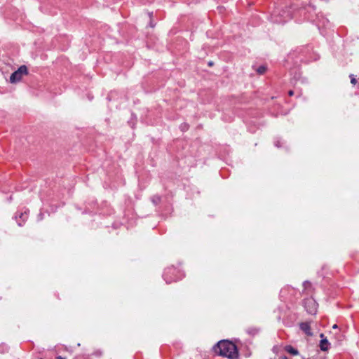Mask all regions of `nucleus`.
Instances as JSON below:
<instances>
[{"label":"nucleus","instance_id":"1","mask_svg":"<svg viewBox=\"0 0 359 359\" xmlns=\"http://www.w3.org/2000/svg\"><path fill=\"white\" fill-rule=\"evenodd\" d=\"M215 351L219 355L230 359H235L238 355L236 345L226 340L218 342Z\"/></svg>","mask_w":359,"mask_h":359},{"label":"nucleus","instance_id":"2","mask_svg":"<svg viewBox=\"0 0 359 359\" xmlns=\"http://www.w3.org/2000/svg\"><path fill=\"white\" fill-rule=\"evenodd\" d=\"M184 277V272L174 266L166 268L163 273V278L167 284L182 280Z\"/></svg>","mask_w":359,"mask_h":359},{"label":"nucleus","instance_id":"3","mask_svg":"<svg viewBox=\"0 0 359 359\" xmlns=\"http://www.w3.org/2000/svg\"><path fill=\"white\" fill-rule=\"evenodd\" d=\"M28 74V69L26 65H21L16 71L13 72L10 76V82L16 83L21 81L25 75Z\"/></svg>","mask_w":359,"mask_h":359},{"label":"nucleus","instance_id":"4","mask_svg":"<svg viewBox=\"0 0 359 359\" xmlns=\"http://www.w3.org/2000/svg\"><path fill=\"white\" fill-rule=\"evenodd\" d=\"M304 307L307 312L310 314H315L317 311V304L316 301L311 298L306 299Z\"/></svg>","mask_w":359,"mask_h":359},{"label":"nucleus","instance_id":"5","mask_svg":"<svg viewBox=\"0 0 359 359\" xmlns=\"http://www.w3.org/2000/svg\"><path fill=\"white\" fill-rule=\"evenodd\" d=\"M14 218L16 220L18 225L19 226H22L23 225V224L25 223V222L27 219L28 215L26 211L24 212H20V213L17 212L16 215H15Z\"/></svg>","mask_w":359,"mask_h":359},{"label":"nucleus","instance_id":"6","mask_svg":"<svg viewBox=\"0 0 359 359\" xmlns=\"http://www.w3.org/2000/svg\"><path fill=\"white\" fill-rule=\"evenodd\" d=\"M320 338H322V339L320 342V349L323 351H326L329 348L330 343L327 339L324 338L323 334H320Z\"/></svg>","mask_w":359,"mask_h":359},{"label":"nucleus","instance_id":"7","mask_svg":"<svg viewBox=\"0 0 359 359\" xmlns=\"http://www.w3.org/2000/svg\"><path fill=\"white\" fill-rule=\"evenodd\" d=\"M300 328L307 335L311 336L313 334L312 332H311V327H310V324L309 323H307V322L302 323L300 324Z\"/></svg>","mask_w":359,"mask_h":359},{"label":"nucleus","instance_id":"8","mask_svg":"<svg viewBox=\"0 0 359 359\" xmlns=\"http://www.w3.org/2000/svg\"><path fill=\"white\" fill-rule=\"evenodd\" d=\"M285 351L287 352H288L289 353L292 354V355H296L298 354V351L295 348H294L292 346H287L285 347Z\"/></svg>","mask_w":359,"mask_h":359},{"label":"nucleus","instance_id":"9","mask_svg":"<svg viewBox=\"0 0 359 359\" xmlns=\"http://www.w3.org/2000/svg\"><path fill=\"white\" fill-rule=\"evenodd\" d=\"M8 351H9V346L6 344L1 343L0 344V353H8Z\"/></svg>","mask_w":359,"mask_h":359},{"label":"nucleus","instance_id":"10","mask_svg":"<svg viewBox=\"0 0 359 359\" xmlns=\"http://www.w3.org/2000/svg\"><path fill=\"white\" fill-rule=\"evenodd\" d=\"M151 201L155 204V205H157L160 203L161 201V197L159 196H154L152 198H151Z\"/></svg>","mask_w":359,"mask_h":359},{"label":"nucleus","instance_id":"11","mask_svg":"<svg viewBox=\"0 0 359 359\" xmlns=\"http://www.w3.org/2000/svg\"><path fill=\"white\" fill-rule=\"evenodd\" d=\"M266 70V67H264V66H260V67H259L257 68V73H259V74H262L265 73Z\"/></svg>","mask_w":359,"mask_h":359},{"label":"nucleus","instance_id":"12","mask_svg":"<svg viewBox=\"0 0 359 359\" xmlns=\"http://www.w3.org/2000/svg\"><path fill=\"white\" fill-rule=\"evenodd\" d=\"M350 76L351 78V83L352 84H355L356 83V79L353 76V75H351Z\"/></svg>","mask_w":359,"mask_h":359},{"label":"nucleus","instance_id":"13","mask_svg":"<svg viewBox=\"0 0 359 359\" xmlns=\"http://www.w3.org/2000/svg\"><path fill=\"white\" fill-rule=\"evenodd\" d=\"M288 94H289V95H290V96H292V95H294V92H293L292 90H290V91L288 92Z\"/></svg>","mask_w":359,"mask_h":359},{"label":"nucleus","instance_id":"14","mask_svg":"<svg viewBox=\"0 0 359 359\" xmlns=\"http://www.w3.org/2000/svg\"><path fill=\"white\" fill-rule=\"evenodd\" d=\"M208 65H209L210 67H212V66L213 65V62H212V61L209 62H208Z\"/></svg>","mask_w":359,"mask_h":359},{"label":"nucleus","instance_id":"15","mask_svg":"<svg viewBox=\"0 0 359 359\" xmlns=\"http://www.w3.org/2000/svg\"><path fill=\"white\" fill-rule=\"evenodd\" d=\"M56 359H65V358H63L62 356H57V357L56 358Z\"/></svg>","mask_w":359,"mask_h":359},{"label":"nucleus","instance_id":"16","mask_svg":"<svg viewBox=\"0 0 359 359\" xmlns=\"http://www.w3.org/2000/svg\"><path fill=\"white\" fill-rule=\"evenodd\" d=\"M332 328H333V329H336V328H337V325L336 324H335V325H334L332 326Z\"/></svg>","mask_w":359,"mask_h":359},{"label":"nucleus","instance_id":"17","mask_svg":"<svg viewBox=\"0 0 359 359\" xmlns=\"http://www.w3.org/2000/svg\"><path fill=\"white\" fill-rule=\"evenodd\" d=\"M39 217H40V219H42V214L41 213L39 215Z\"/></svg>","mask_w":359,"mask_h":359},{"label":"nucleus","instance_id":"18","mask_svg":"<svg viewBox=\"0 0 359 359\" xmlns=\"http://www.w3.org/2000/svg\"><path fill=\"white\" fill-rule=\"evenodd\" d=\"M150 26H151V27H153L154 26L151 22H150Z\"/></svg>","mask_w":359,"mask_h":359},{"label":"nucleus","instance_id":"19","mask_svg":"<svg viewBox=\"0 0 359 359\" xmlns=\"http://www.w3.org/2000/svg\"><path fill=\"white\" fill-rule=\"evenodd\" d=\"M281 359H287L286 356L282 357Z\"/></svg>","mask_w":359,"mask_h":359},{"label":"nucleus","instance_id":"20","mask_svg":"<svg viewBox=\"0 0 359 359\" xmlns=\"http://www.w3.org/2000/svg\"><path fill=\"white\" fill-rule=\"evenodd\" d=\"M9 200L10 201L12 200V196H11L9 197Z\"/></svg>","mask_w":359,"mask_h":359}]
</instances>
